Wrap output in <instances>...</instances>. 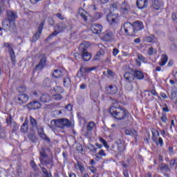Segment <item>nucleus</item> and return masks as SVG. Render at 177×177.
I'll use <instances>...</instances> for the list:
<instances>
[{
  "mask_svg": "<svg viewBox=\"0 0 177 177\" xmlns=\"http://www.w3.org/2000/svg\"><path fill=\"white\" fill-rule=\"evenodd\" d=\"M106 91L109 95H115L118 92V88L115 85H109L106 87Z\"/></svg>",
  "mask_w": 177,
  "mask_h": 177,
  "instance_id": "b1692460",
  "label": "nucleus"
},
{
  "mask_svg": "<svg viewBox=\"0 0 177 177\" xmlns=\"http://www.w3.org/2000/svg\"><path fill=\"white\" fill-rule=\"evenodd\" d=\"M124 133L127 136H132V138H134L135 142H138V138H139V134L138 133V131H136V130H135L134 129H125Z\"/></svg>",
  "mask_w": 177,
  "mask_h": 177,
  "instance_id": "6e6552de",
  "label": "nucleus"
},
{
  "mask_svg": "<svg viewBox=\"0 0 177 177\" xmlns=\"http://www.w3.org/2000/svg\"><path fill=\"white\" fill-rule=\"evenodd\" d=\"M93 129H96V123L93 121L89 122L86 126V131L88 133L92 132Z\"/></svg>",
  "mask_w": 177,
  "mask_h": 177,
  "instance_id": "cd10ccee",
  "label": "nucleus"
},
{
  "mask_svg": "<svg viewBox=\"0 0 177 177\" xmlns=\"http://www.w3.org/2000/svg\"><path fill=\"white\" fill-rule=\"evenodd\" d=\"M17 91L18 92H19V93H24V92L27 91V88H26V86L23 85V86H19L17 88Z\"/></svg>",
  "mask_w": 177,
  "mask_h": 177,
  "instance_id": "de8ad7c7",
  "label": "nucleus"
},
{
  "mask_svg": "<svg viewBox=\"0 0 177 177\" xmlns=\"http://www.w3.org/2000/svg\"><path fill=\"white\" fill-rule=\"evenodd\" d=\"M77 169H80L81 172L83 171H85V168L84 167V165L82 163L77 162V165H76Z\"/></svg>",
  "mask_w": 177,
  "mask_h": 177,
  "instance_id": "09e8293b",
  "label": "nucleus"
},
{
  "mask_svg": "<svg viewBox=\"0 0 177 177\" xmlns=\"http://www.w3.org/2000/svg\"><path fill=\"white\" fill-rule=\"evenodd\" d=\"M67 71L66 69H55L53 73L54 78H63L64 75H67Z\"/></svg>",
  "mask_w": 177,
  "mask_h": 177,
  "instance_id": "1a4fd4ad",
  "label": "nucleus"
},
{
  "mask_svg": "<svg viewBox=\"0 0 177 177\" xmlns=\"http://www.w3.org/2000/svg\"><path fill=\"white\" fill-rule=\"evenodd\" d=\"M7 17L6 19L10 21H15L17 19V14L15 11L8 10L7 11Z\"/></svg>",
  "mask_w": 177,
  "mask_h": 177,
  "instance_id": "5701e85b",
  "label": "nucleus"
},
{
  "mask_svg": "<svg viewBox=\"0 0 177 177\" xmlns=\"http://www.w3.org/2000/svg\"><path fill=\"white\" fill-rule=\"evenodd\" d=\"M167 115L165 113H162V117H161V121L164 123L167 122Z\"/></svg>",
  "mask_w": 177,
  "mask_h": 177,
  "instance_id": "bf43d9fd",
  "label": "nucleus"
},
{
  "mask_svg": "<svg viewBox=\"0 0 177 177\" xmlns=\"http://www.w3.org/2000/svg\"><path fill=\"white\" fill-rule=\"evenodd\" d=\"M39 160L40 161V165L41 164L44 165H51V167L53 165V158H49L44 149L40 151Z\"/></svg>",
  "mask_w": 177,
  "mask_h": 177,
  "instance_id": "f03ea898",
  "label": "nucleus"
},
{
  "mask_svg": "<svg viewBox=\"0 0 177 177\" xmlns=\"http://www.w3.org/2000/svg\"><path fill=\"white\" fill-rule=\"evenodd\" d=\"M130 8L129 4L127 1H124L120 8V12L122 15H128L129 13Z\"/></svg>",
  "mask_w": 177,
  "mask_h": 177,
  "instance_id": "aec40b11",
  "label": "nucleus"
},
{
  "mask_svg": "<svg viewBox=\"0 0 177 177\" xmlns=\"http://www.w3.org/2000/svg\"><path fill=\"white\" fill-rule=\"evenodd\" d=\"M124 81L129 84H132L135 81L133 72H125L124 74Z\"/></svg>",
  "mask_w": 177,
  "mask_h": 177,
  "instance_id": "4468645a",
  "label": "nucleus"
},
{
  "mask_svg": "<svg viewBox=\"0 0 177 177\" xmlns=\"http://www.w3.org/2000/svg\"><path fill=\"white\" fill-rule=\"evenodd\" d=\"M36 129L37 130V133L39 136L43 140H45L46 142H48V143H50V138L46 136L45 132L44 131V127L41 126H38L36 127Z\"/></svg>",
  "mask_w": 177,
  "mask_h": 177,
  "instance_id": "0eeeda50",
  "label": "nucleus"
},
{
  "mask_svg": "<svg viewBox=\"0 0 177 177\" xmlns=\"http://www.w3.org/2000/svg\"><path fill=\"white\" fill-rule=\"evenodd\" d=\"M39 167L41 168L42 174L45 176V177H52V174L50 173V171H48L46 168L41 166V165H39Z\"/></svg>",
  "mask_w": 177,
  "mask_h": 177,
  "instance_id": "2f4dec72",
  "label": "nucleus"
},
{
  "mask_svg": "<svg viewBox=\"0 0 177 177\" xmlns=\"http://www.w3.org/2000/svg\"><path fill=\"white\" fill-rule=\"evenodd\" d=\"M120 53V50L117 48H113V56H117Z\"/></svg>",
  "mask_w": 177,
  "mask_h": 177,
  "instance_id": "338daca9",
  "label": "nucleus"
},
{
  "mask_svg": "<svg viewBox=\"0 0 177 177\" xmlns=\"http://www.w3.org/2000/svg\"><path fill=\"white\" fill-rule=\"evenodd\" d=\"M57 28L59 32H62V31H64L67 27L64 25H57Z\"/></svg>",
  "mask_w": 177,
  "mask_h": 177,
  "instance_id": "603ef678",
  "label": "nucleus"
},
{
  "mask_svg": "<svg viewBox=\"0 0 177 177\" xmlns=\"http://www.w3.org/2000/svg\"><path fill=\"white\" fill-rule=\"evenodd\" d=\"M52 122H54L55 127H57V128H59L60 129H64V128H70V127H71V122L68 119L63 118L53 120L51 121V124Z\"/></svg>",
  "mask_w": 177,
  "mask_h": 177,
  "instance_id": "7ed1b4c3",
  "label": "nucleus"
},
{
  "mask_svg": "<svg viewBox=\"0 0 177 177\" xmlns=\"http://www.w3.org/2000/svg\"><path fill=\"white\" fill-rule=\"evenodd\" d=\"M123 28L124 30V32L129 37H135L136 33L133 29V25L131 24V22H125L123 24Z\"/></svg>",
  "mask_w": 177,
  "mask_h": 177,
  "instance_id": "423d86ee",
  "label": "nucleus"
},
{
  "mask_svg": "<svg viewBox=\"0 0 177 177\" xmlns=\"http://www.w3.org/2000/svg\"><path fill=\"white\" fill-rule=\"evenodd\" d=\"M118 150L119 153H122V151H125V145L122 142L118 144Z\"/></svg>",
  "mask_w": 177,
  "mask_h": 177,
  "instance_id": "a19ab883",
  "label": "nucleus"
},
{
  "mask_svg": "<svg viewBox=\"0 0 177 177\" xmlns=\"http://www.w3.org/2000/svg\"><path fill=\"white\" fill-rule=\"evenodd\" d=\"M79 15L83 19L84 21L86 23L88 21V17L89 16V14H88V12L85 10L84 8H79Z\"/></svg>",
  "mask_w": 177,
  "mask_h": 177,
  "instance_id": "4be33fe9",
  "label": "nucleus"
},
{
  "mask_svg": "<svg viewBox=\"0 0 177 177\" xmlns=\"http://www.w3.org/2000/svg\"><path fill=\"white\" fill-rule=\"evenodd\" d=\"M28 138L29 140L32 142V143H36L37 140H38V138H37V136L34 133H30L28 135Z\"/></svg>",
  "mask_w": 177,
  "mask_h": 177,
  "instance_id": "58836bf2",
  "label": "nucleus"
},
{
  "mask_svg": "<svg viewBox=\"0 0 177 177\" xmlns=\"http://www.w3.org/2000/svg\"><path fill=\"white\" fill-rule=\"evenodd\" d=\"M54 91L55 93L60 94V93H64V88L63 87L56 86L54 87Z\"/></svg>",
  "mask_w": 177,
  "mask_h": 177,
  "instance_id": "ea45409f",
  "label": "nucleus"
},
{
  "mask_svg": "<svg viewBox=\"0 0 177 177\" xmlns=\"http://www.w3.org/2000/svg\"><path fill=\"white\" fill-rule=\"evenodd\" d=\"M167 62H168V55H162L161 60L159 62V65L161 66V67H162L163 66H165V64H167Z\"/></svg>",
  "mask_w": 177,
  "mask_h": 177,
  "instance_id": "72a5a7b5",
  "label": "nucleus"
},
{
  "mask_svg": "<svg viewBox=\"0 0 177 177\" xmlns=\"http://www.w3.org/2000/svg\"><path fill=\"white\" fill-rule=\"evenodd\" d=\"M107 75H109V77H115V73H114L113 71L108 69L107 71Z\"/></svg>",
  "mask_w": 177,
  "mask_h": 177,
  "instance_id": "4d7b16f0",
  "label": "nucleus"
},
{
  "mask_svg": "<svg viewBox=\"0 0 177 177\" xmlns=\"http://www.w3.org/2000/svg\"><path fill=\"white\" fill-rule=\"evenodd\" d=\"M48 22L50 26H54L55 25V21L53 20V18H48Z\"/></svg>",
  "mask_w": 177,
  "mask_h": 177,
  "instance_id": "69168bd1",
  "label": "nucleus"
},
{
  "mask_svg": "<svg viewBox=\"0 0 177 177\" xmlns=\"http://www.w3.org/2000/svg\"><path fill=\"white\" fill-rule=\"evenodd\" d=\"M93 70V68H85L84 66H81L80 71L77 73V77H84V73L88 74V73H91Z\"/></svg>",
  "mask_w": 177,
  "mask_h": 177,
  "instance_id": "412c9836",
  "label": "nucleus"
},
{
  "mask_svg": "<svg viewBox=\"0 0 177 177\" xmlns=\"http://www.w3.org/2000/svg\"><path fill=\"white\" fill-rule=\"evenodd\" d=\"M97 156L106 157V152H104V150L101 149V150H100L99 153H97Z\"/></svg>",
  "mask_w": 177,
  "mask_h": 177,
  "instance_id": "e2e57ef3",
  "label": "nucleus"
},
{
  "mask_svg": "<svg viewBox=\"0 0 177 177\" xmlns=\"http://www.w3.org/2000/svg\"><path fill=\"white\" fill-rule=\"evenodd\" d=\"M169 167L171 169H177V159H172L169 161Z\"/></svg>",
  "mask_w": 177,
  "mask_h": 177,
  "instance_id": "4c0bfd02",
  "label": "nucleus"
},
{
  "mask_svg": "<svg viewBox=\"0 0 177 177\" xmlns=\"http://www.w3.org/2000/svg\"><path fill=\"white\" fill-rule=\"evenodd\" d=\"M30 123L32 127V128H37L38 127V122H37V120L35 118H32V116H30Z\"/></svg>",
  "mask_w": 177,
  "mask_h": 177,
  "instance_id": "c9c22d12",
  "label": "nucleus"
},
{
  "mask_svg": "<svg viewBox=\"0 0 177 177\" xmlns=\"http://www.w3.org/2000/svg\"><path fill=\"white\" fill-rule=\"evenodd\" d=\"M65 109L68 111H71V110H73V105H71V104H68L65 106Z\"/></svg>",
  "mask_w": 177,
  "mask_h": 177,
  "instance_id": "0e129e2a",
  "label": "nucleus"
},
{
  "mask_svg": "<svg viewBox=\"0 0 177 177\" xmlns=\"http://www.w3.org/2000/svg\"><path fill=\"white\" fill-rule=\"evenodd\" d=\"M109 113L118 121H123L125 118H132L129 111L120 105L112 106L110 108Z\"/></svg>",
  "mask_w": 177,
  "mask_h": 177,
  "instance_id": "f257e3e1",
  "label": "nucleus"
},
{
  "mask_svg": "<svg viewBox=\"0 0 177 177\" xmlns=\"http://www.w3.org/2000/svg\"><path fill=\"white\" fill-rule=\"evenodd\" d=\"M30 165L35 172H39V167H38V165L37 163H35V161L30 160Z\"/></svg>",
  "mask_w": 177,
  "mask_h": 177,
  "instance_id": "f704fd0d",
  "label": "nucleus"
},
{
  "mask_svg": "<svg viewBox=\"0 0 177 177\" xmlns=\"http://www.w3.org/2000/svg\"><path fill=\"white\" fill-rule=\"evenodd\" d=\"M41 59L37 65H36V70L41 71L42 68L46 66V55L45 54H41Z\"/></svg>",
  "mask_w": 177,
  "mask_h": 177,
  "instance_id": "9d476101",
  "label": "nucleus"
},
{
  "mask_svg": "<svg viewBox=\"0 0 177 177\" xmlns=\"http://www.w3.org/2000/svg\"><path fill=\"white\" fill-rule=\"evenodd\" d=\"M147 53L149 56H153V55H154V48L150 47L147 50Z\"/></svg>",
  "mask_w": 177,
  "mask_h": 177,
  "instance_id": "6e6d98bb",
  "label": "nucleus"
},
{
  "mask_svg": "<svg viewBox=\"0 0 177 177\" xmlns=\"http://www.w3.org/2000/svg\"><path fill=\"white\" fill-rule=\"evenodd\" d=\"M103 41H105V42H110L111 41H114V32H111V30H107L103 37Z\"/></svg>",
  "mask_w": 177,
  "mask_h": 177,
  "instance_id": "ddd939ff",
  "label": "nucleus"
},
{
  "mask_svg": "<svg viewBox=\"0 0 177 177\" xmlns=\"http://www.w3.org/2000/svg\"><path fill=\"white\" fill-rule=\"evenodd\" d=\"M28 99L27 94H21L16 97V101L19 104H24L28 102Z\"/></svg>",
  "mask_w": 177,
  "mask_h": 177,
  "instance_id": "f8f14e48",
  "label": "nucleus"
},
{
  "mask_svg": "<svg viewBox=\"0 0 177 177\" xmlns=\"http://www.w3.org/2000/svg\"><path fill=\"white\" fill-rule=\"evenodd\" d=\"M88 150L91 151V153H96L97 151V149L95 147V145L90 144L88 147Z\"/></svg>",
  "mask_w": 177,
  "mask_h": 177,
  "instance_id": "a18cd8bd",
  "label": "nucleus"
},
{
  "mask_svg": "<svg viewBox=\"0 0 177 177\" xmlns=\"http://www.w3.org/2000/svg\"><path fill=\"white\" fill-rule=\"evenodd\" d=\"M4 46L8 48L9 52L13 50V44L9 43H4Z\"/></svg>",
  "mask_w": 177,
  "mask_h": 177,
  "instance_id": "3c124183",
  "label": "nucleus"
},
{
  "mask_svg": "<svg viewBox=\"0 0 177 177\" xmlns=\"http://www.w3.org/2000/svg\"><path fill=\"white\" fill-rule=\"evenodd\" d=\"M176 95H177V91L175 90H172L171 93V99H175V97H176Z\"/></svg>",
  "mask_w": 177,
  "mask_h": 177,
  "instance_id": "052dcab7",
  "label": "nucleus"
},
{
  "mask_svg": "<svg viewBox=\"0 0 177 177\" xmlns=\"http://www.w3.org/2000/svg\"><path fill=\"white\" fill-rule=\"evenodd\" d=\"M53 99L57 101L62 100V99H63V95H62V94L57 93L53 95Z\"/></svg>",
  "mask_w": 177,
  "mask_h": 177,
  "instance_id": "8fccbe9b",
  "label": "nucleus"
},
{
  "mask_svg": "<svg viewBox=\"0 0 177 177\" xmlns=\"http://www.w3.org/2000/svg\"><path fill=\"white\" fill-rule=\"evenodd\" d=\"M19 127H20L19 124L16 122H12L11 123L12 133H15V132H17V131H19Z\"/></svg>",
  "mask_w": 177,
  "mask_h": 177,
  "instance_id": "e433bc0d",
  "label": "nucleus"
},
{
  "mask_svg": "<svg viewBox=\"0 0 177 177\" xmlns=\"http://www.w3.org/2000/svg\"><path fill=\"white\" fill-rule=\"evenodd\" d=\"M56 17H57V19H59V20H64V16H63L62 15V13L58 12L56 14Z\"/></svg>",
  "mask_w": 177,
  "mask_h": 177,
  "instance_id": "680f3d73",
  "label": "nucleus"
},
{
  "mask_svg": "<svg viewBox=\"0 0 177 177\" xmlns=\"http://www.w3.org/2000/svg\"><path fill=\"white\" fill-rule=\"evenodd\" d=\"M80 49L82 50V57L84 62H89L92 57V55L88 52V46L85 44H81Z\"/></svg>",
  "mask_w": 177,
  "mask_h": 177,
  "instance_id": "39448f33",
  "label": "nucleus"
},
{
  "mask_svg": "<svg viewBox=\"0 0 177 177\" xmlns=\"http://www.w3.org/2000/svg\"><path fill=\"white\" fill-rule=\"evenodd\" d=\"M2 28L4 31L13 32V31L16 30V23L15 21H9L8 19H4L2 21Z\"/></svg>",
  "mask_w": 177,
  "mask_h": 177,
  "instance_id": "20e7f679",
  "label": "nucleus"
},
{
  "mask_svg": "<svg viewBox=\"0 0 177 177\" xmlns=\"http://www.w3.org/2000/svg\"><path fill=\"white\" fill-rule=\"evenodd\" d=\"M28 131V119H25L24 122L21 127V132L22 133H26Z\"/></svg>",
  "mask_w": 177,
  "mask_h": 177,
  "instance_id": "c85d7f7f",
  "label": "nucleus"
},
{
  "mask_svg": "<svg viewBox=\"0 0 177 177\" xmlns=\"http://www.w3.org/2000/svg\"><path fill=\"white\" fill-rule=\"evenodd\" d=\"M6 123L7 124H12V115H10L9 118H7Z\"/></svg>",
  "mask_w": 177,
  "mask_h": 177,
  "instance_id": "774afa93",
  "label": "nucleus"
},
{
  "mask_svg": "<svg viewBox=\"0 0 177 177\" xmlns=\"http://www.w3.org/2000/svg\"><path fill=\"white\" fill-rule=\"evenodd\" d=\"M145 41L147 42V44H157L158 39H157L154 35H151L145 38Z\"/></svg>",
  "mask_w": 177,
  "mask_h": 177,
  "instance_id": "a878e982",
  "label": "nucleus"
},
{
  "mask_svg": "<svg viewBox=\"0 0 177 177\" xmlns=\"http://www.w3.org/2000/svg\"><path fill=\"white\" fill-rule=\"evenodd\" d=\"M51 100L50 95L48 94H43L40 97V101L43 103H49Z\"/></svg>",
  "mask_w": 177,
  "mask_h": 177,
  "instance_id": "c756f323",
  "label": "nucleus"
},
{
  "mask_svg": "<svg viewBox=\"0 0 177 177\" xmlns=\"http://www.w3.org/2000/svg\"><path fill=\"white\" fill-rule=\"evenodd\" d=\"M133 75L134 77V80H143L145 78V75H143V73L138 70H133Z\"/></svg>",
  "mask_w": 177,
  "mask_h": 177,
  "instance_id": "393cba45",
  "label": "nucleus"
},
{
  "mask_svg": "<svg viewBox=\"0 0 177 177\" xmlns=\"http://www.w3.org/2000/svg\"><path fill=\"white\" fill-rule=\"evenodd\" d=\"M9 54L11 61L15 64L16 62V55L15 54V50H12L11 51H9Z\"/></svg>",
  "mask_w": 177,
  "mask_h": 177,
  "instance_id": "79ce46f5",
  "label": "nucleus"
},
{
  "mask_svg": "<svg viewBox=\"0 0 177 177\" xmlns=\"http://www.w3.org/2000/svg\"><path fill=\"white\" fill-rule=\"evenodd\" d=\"M100 143H102V145L104 146V147H106V149H109V145H107V142L106 141V140L100 138Z\"/></svg>",
  "mask_w": 177,
  "mask_h": 177,
  "instance_id": "5fc2aeb1",
  "label": "nucleus"
},
{
  "mask_svg": "<svg viewBox=\"0 0 177 177\" xmlns=\"http://www.w3.org/2000/svg\"><path fill=\"white\" fill-rule=\"evenodd\" d=\"M63 78V85L65 88H70L71 86V78L68 75V72H66V75H64Z\"/></svg>",
  "mask_w": 177,
  "mask_h": 177,
  "instance_id": "a211bd4d",
  "label": "nucleus"
},
{
  "mask_svg": "<svg viewBox=\"0 0 177 177\" xmlns=\"http://www.w3.org/2000/svg\"><path fill=\"white\" fill-rule=\"evenodd\" d=\"M102 17H103V13L102 12H95L93 15L95 20H99V19H102Z\"/></svg>",
  "mask_w": 177,
  "mask_h": 177,
  "instance_id": "c03bdc74",
  "label": "nucleus"
},
{
  "mask_svg": "<svg viewBox=\"0 0 177 177\" xmlns=\"http://www.w3.org/2000/svg\"><path fill=\"white\" fill-rule=\"evenodd\" d=\"M152 140L154 143H156V146H158V145L160 146V147L164 146V141L161 137L158 138V140H157V138H152Z\"/></svg>",
  "mask_w": 177,
  "mask_h": 177,
  "instance_id": "473e14b6",
  "label": "nucleus"
},
{
  "mask_svg": "<svg viewBox=\"0 0 177 177\" xmlns=\"http://www.w3.org/2000/svg\"><path fill=\"white\" fill-rule=\"evenodd\" d=\"M44 26H45V22L41 21L37 28V34H42V30H44Z\"/></svg>",
  "mask_w": 177,
  "mask_h": 177,
  "instance_id": "37998d69",
  "label": "nucleus"
},
{
  "mask_svg": "<svg viewBox=\"0 0 177 177\" xmlns=\"http://www.w3.org/2000/svg\"><path fill=\"white\" fill-rule=\"evenodd\" d=\"M39 39V35H38V32H37L32 37V42H37Z\"/></svg>",
  "mask_w": 177,
  "mask_h": 177,
  "instance_id": "864d4df0",
  "label": "nucleus"
},
{
  "mask_svg": "<svg viewBox=\"0 0 177 177\" xmlns=\"http://www.w3.org/2000/svg\"><path fill=\"white\" fill-rule=\"evenodd\" d=\"M136 6L138 9H146L149 6V0H137Z\"/></svg>",
  "mask_w": 177,
  "mask_h": 177,
  "instance_id": "f3484780",
  "label": "nucleus"
},
{
  "mask_svg": "<svg viewBox=\"0 0 177 177\" xmlns=\"http://www.w3.org/2000/svg\"><path fill=\"white\" fill-rule=\"evenodd\" d=\"M132 24H133L135 34H136L138 31H140L141 30H143V28H144L143 23L141 21H135Z\"/></svg>",
  "mask_w": 177,
  "mask_h": 177,
  "instance_id": "6ab92c4d",
  "label": "nucleus"
},
{
  "mask_svg": "<svg viewBox=\"0 0 177 177\" xmlns=\"http://www.w3.org/2000/svg\"><path fill=\"white\" fill-rule=\"evenodd\" d=\"M43 85L46 88H49L50 86V80L48 78H46L43 82Z\"/></svg>",
  "mask_w": 177,
  "mask_h": 177,
  "instance_id": "49530a36",
  "label": "nucleus"
},
{
  "mask_svg": "<svg viewBox=\"0 0 177 177\" xmlns=\"http://www.w3.org/2000/svg\"><path fill=\"white\" fill-rule=\"evenodd\" d=\"M91 30L93 34H100L103 30V26L98 24H93L91 26Z\"/></svg>",
  "mask_w": 177,
  "mask_h": 177,
  "instance_id": "2eb2a0df",
  "label": "nucleus"
},
{
  "mask_svg": "<svg viewBox=\"0 0 177 177\" xmlns=\"http://www.w3.org/2000/svg\"><path fill=\"white\" fill-rule=\"evenodd\" d=\"M152 8L155 10H160L162 8V3L158 0H154L152 3Z\"/></svg>",
  "mask_w": 177,
  "mask_h": 177,
  "instance_id": "bb28decb",
  "label": "nucleus"
},
{
  "mask_svg": "<svg viewBox=\"0 0 177 177\" xmlns=\"http://www.w3.org/2000/svg\"><path fill=\"white\" fill-rule=\"evenodd\" d=\"M160 171H165V172H171V168L167 163H161L160 165Z\"/></svg>",
  "mask_w": 177,
  "mask_h": 177,
  "instance_id": "7c9ffc66",
  "label": "nucleus"
},
{
  "mask_svg": "<svg viewBox=\"0 0 177 177\" xmlns=\"http://www.w3.org/2000/svg\"><path fill=\"white\" fill-rule=\"evenodd\" d=\"M41 103L38 101H33L27 104V107L29 110H37L38 109H41Z\"/></svg>",
  "mask_w": 177,
  "mask_h": 177,
  "instance_id": "dca6fc26",
  "label": "nucleus"
},
{
  "mask_svg": "<svg viewBox=\"0 0 177 177\" xmlns=\"http://www.w3.org/2000/svg\"><path fill=\"white\" fill-rule=\"evenodd\" d=\"M106 20L110 24H117L118 23V14H109L106 16Z\"/></svg>",
  "mask_w": 177,
  "mask_h": 177,
  "instance_id": "9b49d317",
  "label": "nucleus"
},
{
  "mask_svg": "<svg viewBox=\"0 0 177 177\" xmlns=\"http://www.w3.org/2000/svg\"><path fill=\"white\" fill-rule=\"evenodd\" d=\"M152 138H156V133H157V136H160V132L156 129L152 130Z\"/></svg>",
  "mask_w": 177,
  "mask_h": 177,
  "instance_id": "13d9d810",
  "label": "nucleus"
}]
</instances>
